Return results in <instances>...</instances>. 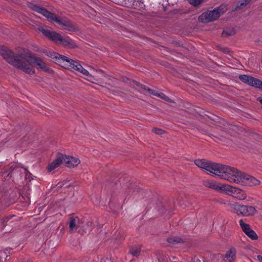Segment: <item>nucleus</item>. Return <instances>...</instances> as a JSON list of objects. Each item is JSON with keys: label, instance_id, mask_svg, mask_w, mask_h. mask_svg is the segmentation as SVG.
<instances>
[{"label": "nucleus", "instance_id": "nucleus-12", "mask_svg": "<svg viewBox=\"0 0 262 262\" xmlns=\"http://www.w3.org/2000/svg\"><path fill=\"white\" fill-rule=\"evenodd\" d=\"M236 250L232 247L228 250L223 257V260L225 262H233L236 257Z\"/></svg>", "mask_w": 262, "mask_h": 262}, {"label": "nucleus", "instance_id": "nucleus-22", "mask_svg": "<svg viewBox=\"0 0 262 262\" xmlns=\"http://www.w3.org/2000/svg\"><path fill=\"white\" fill-rule=\"evenodd\" d=\"M167 241L168 243L171 244H176L181 243L182 241V239L178 237L172 236L169 237L167 239Z\"/></svg>", "mask_w": 262, "mask_h": 262}, {"label": "nucleus", "instance_id": "nucleus-2", "mask_svg": "<svg viewBox=\"0 0 262 262\" xmlns=\"http://www.w3.org/2000/svg\"><path fill=\"white\" fill-rule=\"evenodd\" d=\"M224 180L231 183L246 186H254L259 185L260 183L254 177L229 166L224 177Z\"/></svg>", "mask_w": 262, "mask_h": 262}, {"label": "nucleus", "instance_id": "nucleus-23", "mask_svg": "<svg viewBox=\"0 0 262 262\" xmlns=\"http://www.w3.org/2000/svg\"><path fill=\"white\" fill-rule=\"evenodd\" d=\"M138 85L140 86L142 89L148 91V92H149L150 94H151L154 96H158L159 92H158L157 91L154 90L150 89H147V88H146V87L145 85H143L142 84H138Z\"/></svg>", "mask_w": 262, "mask_h": 262}, {"label": "nucleus", "instance_id": "nucleus-4", "mask_svg": "<svg viewBox=\"0 0 262 262\" xmlns=\"http://www.w3.org/2000/svg\"><path fill=\"white\" fill-rule=\"evenodd\" d=\"M194 163L198 167L204 169L208 173L223 179H224L228 167L227 165L210 162L204 159L195 160Z\"/></svg>", "mask_w": 262, "mask_h": 262}, {"label": "nucleus", "instance_id": "nucleus-10", "mask_svg": "<svg viewBox=\"0 0 262 262\" xmlns=\"http://www.w3.org/2000/svg\"><path fill=\"white\" fill-rule=\"evenodd\" d=\"M62 158L63 163H64L65 165L68 167L71 168L77 166L80 162L79 159L65 155L62 154Z\"/></svg>", "mask_w": 262, "mask_h": 262}, {"label": "nucleus", "instance_id": "nucleus-1", "mask_svg": "<svg viewBox=\"0 0 262 262\" xmlns=\"http://www.w3.org/2000/svg\"><path fill=\"white\" fill-rule=\"evenodd\" d=\"M0 54L8 63L29 74H35V71L31 66L32 64L44 72H52L40 58L32 56V53L28 50H23L20 54L15 55L11 50L0 47Z\"/></svg>", "mask_w": 262, "mask_h": 262}, {"label": "nucleus", "instance_id": "nucleus-30", "mask_svg": "<svg viewBox=\"0 0 262 262\" xmlns=\"http://www.w3.org/2000/svg\"><path fill=\"white\" fill-rule=\"evenodd\" d=\"M223 51H224L225 53H226V54L229 53V49H227H227H223Z\"/></svg>", "mask_w": 262, "mask_h": 262}, {"label": "nucleus", "instance_id": "nucleus-29", "mask_svg": "<svg viewBox=\"0 0 262 262\" xmlns=\"http://www.w3.org/2000/svg\"><path fill=\"white\" fill-rule=\"evenodd\" d=\"M257 258L259 261L262 262V256L257 255Z\"/></svg>", "mask_w": 262, "mask_h": 262}, {"label": "nucleus", "instance_id": "nucleus-27", "mask_svg": "<svg viewBox=\"0 0 262 262\" xmlns=\"http://www.w3.org/2000/svg\"><path fill=\"white\" fill-rule=\"evenodd\" d=\"M152 132L157 135H162L164 133V131L160 128H154L152 129Z\"/></svg>", "mask_w": 262, "mask_h": 262}, {"label": "nucleus", "instance_id": "nucleus-26", "mask_svg": "<svg viewBox=\"0 0 262 262\" xmlns=\"http://www.w3.org/2000/svg\"><path fill=\"white\" fill-rule=\"evenodd\" d=\"M158 97L161 98V99L165 100L167 101L171 102V100L165 94L162 93H159L158 95Z\"/></svg>", "mask_w": 262, "mask_h": 262}, {"label": "nucleus", "instance_id": "nucleus-17", "mask_svg": "<svg viewBox=\"0 0 262 262\" xmlns=\"http://www.w3.org/2000/svg\"><path fill=\"white\" fill-rule=\"evenodd\" d=\"M43 52L49 57L58 60V61L60 63L62 62V58L60 57L63 56L62 55H61L58 53L52 52L51 51H43Z\"/></svg>", "mask_w": 262, "mask_h": 262}, {"label": "nucleus", "instance_id": "nucleus-6", "mask_svg": "<svg viewBox=\"0 0 262 262\" xmlns=\"http://www.w3.org/2000/svg\"><path fill=\"white\" fill-rule=\"evenodd\" d=\"M229 210L238 216L249 217L254 216L257 210L254 206L239 205L237 203H228Z\"/></svg>", "mask_w": 262, "mask_h": 262}, {"label": "nucleus", "instance_id": "nucleus-8", "mask_svg": "<svg viewBox=\"0 0 262 262\" xmlns=\"http://www.w3.org/2000/svg\"><path fill=\"white\" fill-rule=\"evenodd\" d=\"M60 57L62 58V62H65V66L77 71L84 75L88 76L89 75V72L84 69L78 61L73 60L66 56Z\"/></svg>", "mask_w": 262, "mask_h": 262}, {"label": "nucleus", "instance_id": "nucleus-21", "mask_svg": "<svg viewBox=\"0 0 262 262\" xmlns=\"http://www.w3.org/2000/svg\"><path fill=\"white\" fill-rule=\"evenodd\" d=\"M261 83V80L252 77L250 85H251L252 86H254V87H255L257 88H259V85H260V84Z\"/></svg>", "mask_w": 262, "mask_h": 262}, {"label": "nucleus", "instance_id": "nucleus-3", "mask_svg": "<svg viewBox=\"0 0 262 262\" xmlns=\"http://www.w3.org/2000/svg\"><path fill=\"white\" fill-rule=\"evenodd\" d=\"M28 6L31 9L42 14L51 21H55L64 27V29L70 31L76 30V27L71 21L66 18H59L55 14L48 11L46 9L31 3L28 4Z\"/></svg>", "mask_w": 262, "mask_h": 262}, {"label": "nucleus", "instance_id": "nucleus-14", "mask_svg": "<svg viewBox=\"0 0 262 262\" xmlns=\"http://www.w3.org/2000/svg\"><path fill=\"white\" fill-rule=\"evenodd\" d=\"M222 186V188L221 191V192H224L226 194L230 195L232 197L234 196V193L236 190V187L225 184H223V185Z\"/></svg>", "mask_w": 262, "mask_h": 262}, {"label": "nucleus", "instance_id": "nucleus-7", "mask_svg": "<svg viewBox=\"0 0 262 262\" xmlns=\"http://www.w3.org/2000/svg\"><path fill=\"white\" fill-rule=\"evenodd\" d=\"M226 10L225 6H221L215 8L213 10L207 11L203 13L198 17V20L203 23L213 21L217 19L222 14H224Z\"/></svg>", "mask_w": 262, "mask_h": 262}, {"label": "nucleus", "instance_id": "nucleus-20", "mask_svg": "<svg viewBox=\"0 0 262 262\" xmlns=\"http://www.w3.org/2000/svg\"><path fill=\"white\" fill-rule=\"evenodd\" d=\"M141 252V248L139 246L133 247L130 250V253L133 256H137L140 255Z\"/></svg>", "mask_w": 262, "mask_h": 262}, {"label": "nucleus", "instance_id": "nucleus-28", "mask_svg": "<svg viewBox=\"0 0 262 262\" xmlns=\"http://www.w3.org/2000/svg\"><path fill=\"white\" fill-rule=\"evenodd\" d=\"M11 217H5L4 219H3L2 220V224L3 225L4 227L6 226V225H7V222L9 221V220L11 218Z\"/></svg>", "mask_w": 262, "mask_h": 262}, {"label": "nucleus", "instance_id": "nucleus-31", "mask_svg": "<svg viewBox=\"0 0 262 262\" xmlns=\"http://www.w3.org/2000/svg\"><path fill=\"white\" fill-rule=\"evenodd\" d=\"M257 100H258L259 101V102L260 103V104L262 105V98L258 97L257 98Z\"/></svg>", "mask_w": 262, "mask_h": 262}, {"label": "nucleus", "instance_id": "nucleus-16", "mask_svg": "<svg viewBox=\"0 0 262 262\" xmlns=\"http://www.w3.org/2000/svg\"><path fill=\"white\" fill-rule=\"evenodd\" d=\"M233 198H235L239 200H244L247 198V194L245 191L239 188H237Z\"/></svg>", "mask_w": 262, "mask_h": 262}, {"label": "nucleus", "instance_id": "nucleus-19", "mask_svg": "<svg viewBox=\"0 0 262 262\" xmlns=\"http://www.w3.org/2000/svg\"><path fill=\"white\" fill-rule=\"evenodd\" d=\"M235 34V31L233 28H226L224 30L222 35L223 37L232 36Z\"/></svg>", "mask_w": 262, "mask_h": 262}, {"label": "nucleus", "instance_id": "nucleus-11", "mask_svg": "<svg viewBox=\"0 0 262 262\" xmlns=\"http://www.w3.org/2000/svg\"><path fill=\"white\" fill-rule=\"evenodd\" d=\"M204 185L207 187L217 191L221 192L223 184L217 182L214 180H207L203 182Z\"/></svg>", "mask_w": 262, "mask_h": 262}, {"label": "nucleus", "instance_id": "nucleus-5", "mask_svg": "<svg viewBox=\"0 0 262 262\" xmlns=\"http://www.w3.org/2000/svg\"><path fill=\"white\" fill-rule=\"evenodd\" d=\"M39 30L48 38L52 40L56 43H60L64 47L74 48L76 47L75 42L69 37H62L60 34L55 31L40 28Z\"/></svg>", "mask_w": 262, "mask_h": 262}, {"label": "nucleus", "instance_id": "nucleus-15", "mask_svg": "<svg viewBox=\"0 0 262 262\" xmlns=\"http://www.w3.org/2000/svg\"><path fill=\"white\" fill-rule=\"evenodd\" d=\"M69 228L71 231L80 226L79 219L78 217H71L69 221Z\"/></svg>", "mask_w": 262, "mask_h": 262}, {"label": "nucleus", "instance_id": "nucleus-18", "mask_svg": "<svg viewBox=\"0 0 262 262\" xmlns=\"http://www.w3.org/2000/svg\"><path fill=\"white\" fill-rule=\"evenodd\" d=\"M238 78L242 82L250 85L252 77L247 75H239Z\"/></svg>", "mask_w": 262, "mask_h": 262}, {"label": "nucleus", "instance_id": "nucleus-9", "mask_svg": "<svg viewBox=\"0 0 262 262\" xmlns=\"http://www.w3.org/2000/svg\"><path fill=\"white\" fill-rule=\"evenodd\" d=\"M239 224L242 231L248 237L252 240H257L258 239V235L256 232L251 228L249 224L245 223L243 220L239 221Z\"/></svg>", "mask_w": 262, "mask_h": 262}, {"label": "nucleus", "instance_id": "nucleus-24", "mask_svg": "<svg viewBox=\"0 0 262 262\" xmlns=\"http://www.w3.org/2000/svg\"><path fill=\"white\" fill-rule=\"evenodd\" d=\"M251 0H242L239 1L237 4L236 9L241 8L247 5Z\"/></svg>", "mask_w": 262, "mask_h": 262}, {"label": "nucleus", "instance_id": "nucleus-32", "mask_svg": "<svg viewBox=\"0 0 262 262\" xmlns=\"http://www.w3.org/2000/svg\"><path fill=\"white\" fill-rule=\"evenodd\" d=\"M260 85H259V89H260L261 90H262V81H261V83Z\"/></svg>", "mask_w": 262, "mask_h": 262}, {"label": "nucleus", "instance_id": "nucleus-13", "mask_svg": "<svg viewBox=\"0 0 262 262\" xmlns=\"http://www.w3.org/2000/svg\"><path fill=\"white\" fill-rule=\"evenodd\" d=\"M63 163L62 154L59 155L57 158L51 163L48 166V169L49 171H52L57 168L59 165Z\"/></svg>", "mask_w": 262, "mask_h": 262}, {"label": "nucleus", "instance_id": "nucleus-25", "mask_svg": "<svg viewBox=\"0 0 262 262\" xmlns=\"http://www.w3.org/2000/svg\"><path fill=\"white\" fill-rule=\"evenodd\" d=\"M187 1L190 5H191L195 7L200 6L204 1V0H187Z\"/></svg>", "mask_w": 262, "mask_h": 262}]
</instances>
